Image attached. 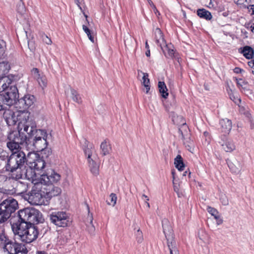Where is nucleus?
I'll return each mask as SVG.
<instances>
[{"label": "nucleus", "instance_id": "obj_10", "mask_svg": "<svg viewBox=\"0 0 254 254\" xmlns=\"http://www.w3.org/2000/svg\"><path fill=\"white\" fill-rule=\"evenodd\" d=\"M41 185H34L31 190L29 192L28 200L30 203L34 205H41L45 203L46 199L41 189Z\"/></svg>", "mask_w": 254, "mask_h": 254}, {"label": "nucleus", "instance_id": "obj_18", "mask_svg": "<svg viewBox=\"0 0 254 254\" xmlns=\"http://www.w3.org/2000/svg\"><path fill=\"white\" fill-rule=\"evenodd\" d=\"M219 143L223 149L227 152H231L235 149V145L233 140L226 139L225 140L222 139Z\"/></svg>", "mask_w": 254, "mask_h": 254}, {"label": "nucleus", "instance_id": "obj_3", "mask_svg": "<svg viewBox=\"0 0 254 254\" xmlns=\"http://www.w3.org/2000/svg\"><path fill=\"white\" fill-rule=\"evenodd\" d=\"M7 147L11 151L5 168L6 171L14 172L17 169H21L27 160L25 153L21 150L20 144L26 141L25 138L21 137L16 131L10 132L7 136Z\"/></svg>", "mask_w": 254, "mask_h": 254}, {"label": "nucleus", "instance_id": "obj_5", "mask_svg": "<svg viewBox=\"0 0 254 254\" xmlns=\"http://www.w3.org/2000/svg\"><path fill=\"white\" fill-rule=\"evenodd\" d=\"M18 202L12 197H8L0 203V224H4L12 213L18 208Z\"/></svg>", "mask_w": 254, "mask_h": 254}, {"label": "nucleus", "instance_id": "obj_27", "mask_svg": "<svg viewBox=\"0 0 254 254\" xmlns=\"http://www.w3.org/2000/svg\"><path fill=\"white\" fill-rule=\"evenodd\" d=\"M158 87L161 96L165 99L167 98L169 95V93L168 92V89L165 82L163 81H159Z\"/></svg>", "mask_w": 254, "mask_h": 254}, {"label": "nucleus", "instance_id": "obj_9", "mask_svg": "<svg viewBox=\"0 0 254 254\" xmlns=\"http://www.w3.org/2000/svg\"><path fill=\"white\" fill-rule=\"evenodd\" d=\"M163 232L167 241V246L170 254H172L174 251H179L177 244L174 240V236L172 226L167 219L162 220Z\"/></svg>", "mask_w": 254, "mask_h": 254}, {"label": "nucleus", "instance_id": "obj_15", "mask_svg": "<svg viewBox=\"0 0 254 254\" xmlns=\"http://www.w3.org/2000/svg\"><path fill=\"white\" fill-rule=\"evenodd\" d=\"M219 131L225 136L228 134L232 129V122L228 119H221L219 121Z\"/></svg>", "mask_w": 254, "mask_h": 254}, {"label": "nucleus", "instance_id": "obj_45", "mask_svg": "<svg viewBox=\"0 0 254 254\" xmlns=\"http://www.w3.org/2000/svg\"><path fill=\"white\" fill-rule=\"evenodd\" d=\"M245 27L247 29L250 30L252 32L254 33V23H246Z\"/></svg>", "mask_w": 254, "mask_h": 254}, {"label": "nucleus", "instance_id": "obj_63", "mask_svg": "<svg viewBox=\"0 0 254 254\" xmlns=\"http://www.w3.org/2000/svg\"><path fill=\"white\" fill-rule=\"evenodd\" d=\"M190 172H189V178H190Z\"/></svg>", "mask_w": 254, "mask_h": 254}, {"label": "nucleus", "instance_id": "obj_2", "mask_svg": "<svg viewBox=\"0 0 254 254\" xmlns=\"http://www.w3.org/2000/svg\"><path fill=\"white\" fill-rule=\"evenodd\" d=\"M26 162L27 167L25 170L23 171L19 178L24 177L34 185H38L39 183L54 182L60 179V174L52 169H48L40 176L36 173V171H39L44 168L45 162L35 152L28 153Z\"/></svg>", "mask_w": 254, "mask_h": 254}, {"label": "nucleus", "instance_id": "obj_24", "mask_svg": "<svg viewBox=\"0 0 254 254\" xmlns=\"http://www.w3.org/2000/svg\"><path fill=\"white\" fill-rule=\"evenodd\" d=\"M10 239H9L8 237L6 235L4 230L3 229H0V247L3 250L5 248V246L7 245Z\"/></svg>", "mask_w": 254, "mask_h": 254}, {"label": "nucleus", "instance_id": "obj_48", "mask_svg": "<svg viewBox=\"0 0 254 254\" xmlns=\"http://www.w3.org/2000/svg\"><path fill=\"white\" fill-rule=\"evenodd\" d=\"M214 219L216 220L217 225H220L223 223V220L221 218L219 215L217 216L216 218Z\"/></svg>", "mask_w": 254, "mask_h": 254}, {"label": "nucleus", "instance_id": "obj_7", "mask_svg": "<svg viewBox=\"0 0 254 254\" xmlns=\"http://www.w3.org/2000/svg\"><path fill=\"white\" fill-rule=\"evenodd\" d=\"M18 98V89L16 87H12L7 89L5 93L0 94V111L5 110V105L10 106L15 104Z\"/></svg>", "mask_w": 254, "mask_h": 254}, {"label": "nucleus", "instance_id": "obj_23", "mask_svg": "<svg viewBox=\"0 0 254 254\" xmlns=\"http://www.w3.org/2000/svg\"><path fill=\"white\" fill-rule=\"evenodd\" d=\"M172 48L171 45H166L164 49L162 47L161 49L166 58L173 59L175 57V52Z\"/></svg>", "mask_w": 254, "mask_h": 254}, {"label": "nucleus", "instance_id": "obj_41", "mask_svg": "<svg viewBox=\"0 0 254 254\" xmlns=\"http://www.w3.org/2000/svg\"><path fill=\"white\" fill-rule=\"evenodd\" d=\"M136 237V241L138 243H141L143 241V235L142 233V232L140 231L139 229H138L136 234H135Z\"/></svg>", "mask_w": 254, "mask_h": 254}, {"label": "nucleus", "instance_id": "obj_37", "mask_svg": "<svg viewBox=\"0 0 254 254\" xmlns=\"http://www.w3.org/2000/svg\"><path fill=\"white\" fill-rule=\"evenodd\" d=\"M117 197L116 194L112 193L109 196V200H107V203L109 205L114 206L116 204Z\"/></svg>", "mask_w": 254, "mask_h": 254}, {"label": "nucleus", "instance_id": "obj_29", "mask_svg": "<svg viewBox=\"0 0 254 254\" xmlns=\"http://www.w3.org/2000/svg\"><path fill=\"white\" fill-rule=\"evenodd\" d=\"M174 164L175 167L179 171H181L184 170L185 167L183 162V159L180 155H178L174 159Z\"/></svg>", "mask_w": 254, "mask_h": 254}, {"label": "nucleus", "instance_id": "obj_38", "mask_svg": "<svg viewBox=\"0 0 254 254\" xmlns=\"http://www.w3.org/2000/svg\"><path fill=\"white\" fill-rule=\"evenodd\" d=\"M206 210L210 214L214 217V218H216L217 216L219 215V212L216 209L213 207L207 206Z\"/></svg>", "mask_w": 254, "mask_h": 254}, {"label": "nucleus", "instance_id": "obj_60", "mask_svg": "<svg viewBox=\"0 0 254 254\" xmlns=\"http://www.w3.org/2000/svg\"><path fill=\"white\" fill-rule=\"evenodd\" d=\"M251 9L253 10V14H254V5H252Z\"/></svg>", "mask_w": 254, "mask_h": 254}, {"label": "nucleus", "instance_id": "obj_40", "mask_svg": "<svg viewBox=\"0 0 254 254\" xmlns=\"http://www.w3.org/2000/svg\"><path fill=\"white\" fill-rule=\"evenodd\" d=\"M5 43L3 40L0 41V59H1L5 53Z\"/></svg>", "mask_w": 254, "mask_h": 254}, {"label": "nucleus", "instance_id": "obj_13", "mask_svg": "<svg viewBox=\"0 0 254 254\" xmlns=\"http://www.w3.org/2000/svg\"><path fill=\"white\" fill-rule=\"evenodd\" d=\"M31 127H33L32 131L31 132H26L30 136L33 137V139H41L43 138H49V136H51L47 133V131L44 129H36L35 125L30 121V125H29V128Z\"/></svg>", "mask_w": 254, "mask_h": 254}, {"label": "nucleus", "instance_id": "obj_25", "mask_svg": "<svg viewBox=\"0 0 254 254\" xmlns=\"http://www.w3.org/2000/svg\"><path fill=\"white\" fill-rule=\"evenodd\" d=\"M197 14L200 18L206 20H210L212 18L210 12L204 8L198 9L197 10Z\"/></svg>", "mask_w": 254, "mask_h": 254}, {"label": "nucleus", "instance_id": "obj_53", "mask_svg": "<svg viewBox=\"0 0 254 254\" xmlns=\"http://www.w3.org/2000/svg\"><path fill=\"white\" fill-rule=\"evenodd\" d=\"M142 199L145 201H149V197L146 195L145 194H142Z\"/></svg>", "mask_w": 254, "mask_h": 254}, {"label": "nucleus", "instance_id": "obj_19", "mask_svg": "<svg viewBox=\"0 0 254 254\" xmlns=\"http://www.w3.org/2000/svg\"><path fill=\"white\" fill-rule=\"evenodd\" d=\"M32 73L36 78L40 86L44 88L47 86V80L45 75L40 74L38 68H34L32 70Z\"/></svg>", "mask_w": 254, "mask_h": 254}, {"label": "nucleus", "instance_id": "obj_6", "mask_svg": "<svg viewBox=\"0 0 254 254\" xmlns=\"http://www.w3.org/2000/svg\"><path fill=\"white\" fill-rule=\"evenodd\" d=\"M18 202L12 197H8L0 203V224H4L12 213L18 208Z\"/></svg>", "mask_w": 254, "mask_h": 254}, {"label": "nucleus", "instance_id": "obj_54", "mask_svg": "<svg viewBox=\"0 0 254 254\" xmlns=\"http://www.w3.org/2000/svg\"><path fill=\"white\" fill-rule=\"evenodd\" d=\"M145 55L147 57H150V50L149 49H148L147 50L146 53H145Z\"/></svg>", "mask_w": 254, "mask_h": 254}, {"label": "nucleus", "instance_id": "obj_61", "mask_svg": "<svg viewBox=\"0 0 254 254\" xmlns=\"http://www.w3.org/2000/svg\"><path fill=\"white\" fill-rule=\"evenodd\" d=\"M187 174H188V172L186 171H185V172H184L183 173V175L184 176H186L187 175Z\"/></svg>", "mask_w": 254, "mask_h": 254}, {"label": "nucleus", "instance_id": "obj_12", "mask_svg": "<svg viewBox=\"0 0 254 254\" xmlns=\"http://www.w3.org/2000/svg\"><path fill=\"white\" fill-rule=\"evenodd\" d=\"M61 179V175H60V179L54 182L49 183H40L41 185V189L44 193L46 199H50L52 197L58 195L61 192L60 188L55 187L53 184L56 183Z\"/></svg>", "mask_w": 254, "mask_h": 254}, {"label": "nucleus", "instance_id": "obj_49", "mask_svg": "<svg viewBox=\"0 0 254 254\" xmlns=\"http://www.w3.org/2000/svg\"><path fill=\"white\" fill-rule=\"evenodd\" d=\"M243 70V69L238 67H236L234 69V72L236 73H241Z\"/></svg>", "mask_w": 254, "mask_h": 254}, {"label": "nucleus", "instance_id": "obj_30", "mask_svg": "<svg viewBox=\"0 0 254 254\" xmlns=\"http://www.w3.org/2000/svg\"><path fill=\"white\" fill-rule=\"evenodd\" d=\"M100 148L101 149V153L104 156L109 154L111 150L110 144L106 140L101 143Z\"/></svg>", "mask_w": 254, "mask_h": 254}, {"label": "nucleus", "instance_id": "obj_44", "mask_svg": "<svg viewBox=\"0 0 254 254\" xmlns=\"http://www.w3.org/2000/svg\"><path fill=\"white\" fill-rule=\"evenodd\" d=\"M42 39L43 42L48 45H51L52 43L51 39L50 38H49L47 35H43L42 37Z\"/></svg>", "mask_w": 254, "mask_h": 254}, {"label": "nucleus", "instance_id": "obj_26", "mask_svg": "<svg viewBox=\"0 0 254 254\" xmlns=\"http://www.w3.org/2000/svg\"><path fill=\"white\" fill-rule=\"evenodd\" d=\"M10 69V65L8 62H2L0 63V78L6 77L5 75Z\"/></svg>", "mask_w": 254, "mask_h": 254}, {"label": "nucleus", "instance_id": "obj_14", "mask_svg": "<svg viewBox=\"0 0 254 254\" xmlns=\"http://www.w3.org/2000/svg\"><path fill=\"white\" fill-rule=\"evenodd\" d=\"M35 101V97L32 95H26L23 98L18 100V103L20 108L25 109L28 108L33 104Z\"/></svg>", "mask_w": 254, "mask_h": 254}, {"label": "nucleus", "instance_id": "obj_62", "mask_svg": "<svg viewBox=\"0 0 254 254\" xmlns=\"http://www.w3.org/2000/svg\"><path fill=\"white\" fill-rule=\"evenodd\" d=\"M204 134L205 135H207L208 134V133L207 132H206V131H205L204 132Z\"/></svg>", "mask_w": 254, "mask_h": 254}, {"label": "nucleus", "instance_id": "obj_31", "mask_svg": "<svg viewBox=\"0 0 254 254\" xmlns=\"http://www.w3.org/2000/svg\"><path fill=\"white\" fill-rule=\"evenodd\" d=\"M241 52L243 56L247 59H252L254 54L253 49L251 47L248 46L244 47Z\"/></svg>", "mask_w": 254, "mask_h": 254}, {"label": "nucleus", "instance_id": "obj_52", "mask_svg": "<svg viewBox=\"0 0 254 254\" xmlns=\"http://www.w3.org/2000/svg\"><path fill=\"white\" fill-rule=\"evenodd\" d=\"M231 100H233L234 102L236 103V104H239L240 102H241V100L240 99H238V98H237V99H235V98L234 97H230Z\"/></svg>", "mask_w": 254, "mask_h": 254}, {"label": "nucleus", "instance_id": "obj_8", "mask_svg": "<svg viewBox=\"0 0 254 254\" xmlns=\"http://www.w3.org/2000/svg\"><path fill=\"white\" fill-rule=\"evenodd\" d=\"M51 223L59 227H66L70 225L71 220L69 214L65 211L52 212L49 215Z\"/></svg>", "mask_w": 254, "mask_h": 254}, {"label": "nucleus", "instance_id": "obj_47", "mask_svg": "<svg viewBox=\"0 0 254 254\" xmlns=\"http://www.w3.org/2000/svg\"><path fill=\"white\" fill-rule=\"evenodd\" d=\"M88 219L90 221V223L91 225V231H94L95 230V228L94 227V226L93 225V224H92V222H93V217H92V216H90L88 217Z\"/></svg>", "mask_w": 254, "mask_h": 254}, {"label": "nucleus", "instance_id": "obj_50", "mask_svg": "<svg viewBox=\"0 0 254 254\" xmlns=\"http://www.w3.org/2000/svg\"><path fill=\"white\" fill-rule=\"evenodd\" d=\"M249 66L254 69V60H252L249 61L248 63Z\"/></svg>", "mask_w": 254, "mask_h": 254}, {"label": "nucleus", "instance_id": "obj_64", "mask_svg": "<svg viewBox=\"0 0 254 254\" xmlns=\"http://www.w3.org/2000/svg\"><path fill=\"white\" fill-rule=\"evenodd\" d=\"M87 207H88V209L89 210V206L88 205H87Z\"/></svg>", "mask_w": 254, "mask_h": 254}, {"label": "nucleus", "instance_id": "obj_34", "mask_svg": "<svg viewBox=\"0 0 254 254\" xmlns=\"http://www.w3.org/2000/svg\"><path fill=\"white\" fill-rule=\"evenodd\" d=\"M227 163L230 170L232 173L238 174L240 172V169L237 167L232 162L227 161Z\"/></svg>", "mask_w": 254, "mask_h": 254}, {"label": "nucleus", "instance_id": "obj_33", "mask_svg": "<svg viewBox=\"0 0 254 254\" xmlns=\"http://www.w3.org/2000/svg\"><path fill=\"white\" fill-rule=\"evenodd\" d=\"M71 93L73 100L77 103H80L81 102V98L77 92L75 90L71 89Z\"/></svg>", "mask_w": 254, "mask_h": 254}, {"label": "nucleus", "instance_id": "obj_58", "mask_svg": "<svg viewBox=\"0 0 254 254\" xmlns=\"http://www.w3.org/2000/svg\"><path fill=\"white\" fill-rule=\"evenodd\" d=\"M145 204H146V205H147V207H148V208H149V207H150V204H149V202H148V201H145Z\"/></svg>", "mask_w": 254, "mask_h": 254}, {"label": "nucleus", "instance_id": "obj_35", "mask_svg": "<svg viewBox=\"0 0 254 254\" xmlns=\"http://www.w3.org/2000/svg\"><path fill=\"white\" fill-rule=\"evenodd\" d=\"M74 2H75V4L79 7V8L80 10V11L82 12V13L83 14L84 16L85 17L86 20L87 21V22L89 23V22L88 21V20H87L88 16L85 13V12H84V10L83 9L82 7L81 6L82 5L84 4V0H74Z\"/></svg>", "mask_w": 254, "mask_h": 254}, {"label": "nucleus", "instance_id": "obj_1", "mask_svg": "<svg viewBox=\"0 0 254 254\" xmlns=\"http://www.w3.org/2000/svg\"><path fill=\"white\" fill-rule=\"evenodd\" d=\"M18 220L11 224V229L14 235H17L21 241L30 243L36 240L39 232L34 223H39L42 220V214L34 208H26L18 211Z\"/></svg>", "mask_w": 254, "mask_h": 254}, {"label": "nucleus", "instance_id": "obj_36", "mask_svg": "<svg viewBox=\"0 0 254 254\" xmlns=\"http://www.w3.org/2000/svg\"><path fill=\"white\" fill-rule=\"evenodd\" d=\"M82 29L84 32L87 34L89 39L93 43H94V37L92 36L90 30L85 25H82Z\"/></svg>", "mask_w": 254, "mask_h": 254}, {"label": "nucleus", "instance_id": "obj_57", "mask_svg": "<svg viewBox=\"0 0 254 254\" xmlns=\"http://www.w3.org/2000/svg\"><path fill=\"white\" fill-rule=\"evenodd\" d=\"M145 48L147 50L149 49V47L147 41H146V42H145Z\"/></svg>", "mask_w": 254, "mask_h": 254}, {"label": "nucleus", "instance_id": "obj_46", "mask_svg": "<svg viewBox=\"0 0 254 254\" xmlns=\"http://www.w3.org/2000/svg\"><path fill=\"white\" fill-rule=\"evenodd\" d=\"M236 80L237 82V84L238 86H239V87H242L244 85H245L246 84V82H245V81L241 78H240V79L236 78Z\"/></svg>", "mask_w": 254, "mask_h": 254}, {"label": "nucleus", "instance_id": "obj_22", "mask_svg": "<svg viewBox=\"0 0 254 254\" xmlns=\"http://www.w3.org/2000/svg\"><path fill=\"white\" fill-rule=\"evenodd\" d=\"M96 159L88 161L89 167L91 173L94 176H97L99 173V165L95 162Z\"/></svg>", "mask_w": 254, "mask_h": 254}, {"label": "nucleus", "instance_id": "obj_59", "mask_svg": "<svg viewBox=\"0 0 254 254\" xmlns=\"http://www.w3.org/2000/svg\"><path fill=\"white\" fill-rule=\"evenodd\" d=\"M179 254V251H174V252H173L172 254Z\"/></svg>", "mask_w": 254, "mask_h": 254}, {"label": "nucleus", "instance_id": "obj_28", "mask_svg": "<svg viewBox=\"0 0 254 254\" xmlns=\"http://www.w3.org/2000/svg\"><path fill=\"white\" fill-rule=\"evenodd\" d=\"M138 72L139 73H141L142 74H143V77H142V84L144 85V86L145 87V89H146V93H148L149 92V91L150 89V80H149V79L148 78V74L147 73H145V72H143L140 70H138Z\"/></svg>", "mask_w": 254, "mask_h": 254}, {"label": "nucleus", "instance_id": "obj_4", "mask_svg": "<svg viewBox=\"0 0 254 254\" xmlns=\"http://www.w3.org/2000/svg\"><path fill=\"white\" fill-rule=\"evenodd\" d=\"M30 113L26 111H16L13 112L10 110H6L3 115V118L8 126H12L17 123V132L19 133L21 137L23 136L26 139L25 136L21 134L22 130L24 132H31L33 127L29 128L30 120H29Z\"/></svg>", "mask_w": 254, "mask_h": 254}, {"label": "nucleus", "instance_id": "obj_51", "mask_svg": "<svg viewBox=\"0 0 254 254\" xmlns=\"http://www.w3.org/2000/svg\"><path fill=\"white\" fill-rule=\"evenodd\" d=\"M231 100H233L234 102L236 103V104H239L240 102H241V100L240 99H238V98H237V99H235V98L234 97H230Z\"/></svg>", "mask_w": 254, "mask_h": 254}, {"label": "nucleus", "instance_id": "obj_17", "mask_svg": "<svg viewBox=\"0 0 254 254\" xmlns=\"http://www.w3.org/2000/svg\"><path fill=\"white\" fill-rule=\"evenodd\" d=\"M12 80L8 77H4L0 78V92L5 93L7 89L12 87H16L11 85Z\"/></svg>", "mask_w": 254, "mask_h": 254}, {"label": "nucleus", "instance_id": "obj_55", "mask_svg": "<svg viewBox=\"0 0 254 254\" xmlns=\"http://www.w3.org/2000/svg\"><path fill=\"white\" fill-rule=\"evenodd\" d=\"M171 174H172L173 180H175V171L174 170H172Z\"/></svg>", "mask_w": 254, "mask_h": 254}, {"label": "nucleus", "instance_id": "obj_39", "mask_svg": "<svg viewBox=\"0 0 254 254\" xmlns=\"http://www.w3.org/2000/svg\"><path fill=\"white\" fill-rule=\"evenodd\" d=\"M198 237L199 239L204 243L206 242L207 240V236L203 230H200L198 232Z\"/></svg>", "mask_w": 254, "mask_h": 254}, {"label": "nucleus", "instance_id": "obj_32", "mask_svg": "<svg viewBox=\"0 0 254 254\" xmlns=\"http://www.w3.org/2000/svg\"><path fill=\"white\" fill-rule=\"evenodd\" d=\"M188 127L186 123H183L179 128V132L182 135V139H185V136L187 135L188 133Z\"/></svg>", "mask_w": 254, "mask_h": 254}, {"label": "nucleus", "instance_id": "obj_21", "mask_svg": "<svg viewBox=\"0 0 254 254\" xmlns=\"http://www.w3.org/2000/svg\"><path fill=\"white\" fill-rule=\"evenodd\" d=\"M154 33V38L156 44L162 48V46L165 44L162 31L159 28H156L155 29Z\"/></svg>", "mask_w": 254, "mask_h": 254}, {"label": "nucleus", "instance_id": "obj_42", "mask_svg": "<svg viewBox=\"0 0 254 254\" xmlns=\"http://www.w3.org/2000/svg\"><path fill=\"white\" fill-rule=\"evenodd\" d=\"M8 154L6 151H2L0 153V159L2 161H6L7 162V159L9 158Z\"/></svg>", "mask_w": 254, "mask_h": 254}, {"label": "nucleus", "instance_id": "obj_56", "mask_svg": "<svg viewBox=\"0 0 254 254\" xmlns=\"http://www.w3.org/2000/svg\"><path fill=\"white\" fill-rule=\"evenodd\" d=\"M174 190H175L176 192H177V193L178 192V191H179V188H178V187H177V186H175H175H174Z\"/></svg>", "mask_w": 254, "mask_h": 254}, {"label": "nucleus", "instance_id": "obj_43", "mask_svg": "<svg viewBox=\"0 0 254 254\" xmlns=\"http://www.w3.org/2000/svg\"><path fill=\"white\" fill-rule=\"evenodd\" d=\"M220 200L223 205L226 206L229 204L228 199L227 197L225 195H222L221 196L220 198Z\"/></svg>", "mask_w": 254, "mask_h": 254}, {"label": "nucleus", "instance_id": "obj_11", "mask_svg": "<svg viewBox=\"0 0 254 254\" xmlns=\"http://www.w3.org/2000/svg\"><path fill=\"white\" fill-rule=\"evenodd\" d=\"M3 251L7 254H27L28 253L24 244L11 240L5 246Z\"/></svg>", "mask_w": 254, "mask_h": 254}, {"label": "nucleus", "instance_id": "obj_20", "mask_svg": "<svg viewBox=\"0 0 254 254\" xmlns=\"http://www.w3.org/2000/svg\"><path fill=\"white\" fill-rule=\"evenodd\" d=\"M86 146L84 148V152L86 156H87L88 161L93 159H96V155L95 154L94 148L92 144H90L88 142H85Z\"/></svg>", "mask_w": 254, "mask_h": 254}, {"label": "nucleus", "instance_id": "obj_16", "mask_svg": "<svg viewBox=\"0 0 254 254\" xmlns=\"http://www.w3.org/2000/svg\"><path fill=\"white\" fill-rule=\"evenodd\" d=\"M48 138L33 139V145L37 151H42L47 148Z\"/></svg>", "mask_w": 254, "mask_h": 254}]
</instances>
